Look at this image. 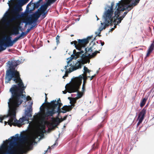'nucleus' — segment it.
Here are the masks:
<instances>
[{
	"label": "nucleus",
	"instance_id": "nucleus-33",
	"mask_svg": "<svg viewBox=\"0 0 154 154\" xmlns=\"http://www.w3.org/2000/svg\"><path fill=\"white\" fill-rule=\"evenodd\" d=\"M31 30V29H30V28H29H29H28V29H27V30H26V32H27V34L28 32H29Z\"/></svg>",
	"mask_w": 154,
	"mask_h": 154
},
{
	"label": "nucleus",
	"instance_id": "nucleus-3",
	"mask_svg": "<svg viewBox=\"0 0 154 154\" xmlns=\"http://www.w3.org/2000/svg\"><path fill=\"white\" fill-rule=\"evenodd\" d=\"M15 69L9 68L7 71L6 73L5 82L8 83L14 78L13 81L17 84V85H13L10 89L11 96L8 102L9 103L13 99L18 97L23 94L26 88L24 86L20 78L19 72Z\"/></svg>",
	"mask_w": 154,
	"mask_h": 154
},
{
	"label": "nucleus",
	"instance_id": "nucleus-26",
	"mask_svg": "<svg viewBox=\"0 0 154 154\" xmlns=\"http://www.w3.org/2000/svg\"><path fill=\"white\" fill-rule=\"evenodd\" d=\"M96 75V74H95L94 75L92 76H91L90 77L89 76H88L87 77H90V80H91Z\"/></svg>",
	"mask_w": 154,
	"mask_h": 154
},
{
	"label": "nucleus",
	"instance_id": "nucleus-32",
	"mask_svg": "<svg viewBox=\"0 0 154 154\" xmlns=\"http://www.w3.org/2000/svg\"><path fill=\"white\" fill-rule=\"evenodd\" d=\"M46 13L47 12L45 13V12L43 13V14L42 15V16L43 17V18H44L46 17Z\"/></svg>",
	"mask_w": 154,
	"mask_h": 154
},
{
	"label": "nucleus",
	"instance_id": "nucleus-22",
	"mask_svg": "<svg viewBox=\"0 0 154 154\" xmlns=\"http://www.w3.org/2000/svg\"><path fill=\"white\" fill-rule=\"evenodd\" d=\"M40 2H39V1H38L37 2H36V3H35L34 4L33 8H38L40 5Z\"/></svg>",
	"mask_w": 154,
	"mask_h": 154
},
{
	"label": "nucleus",
	"instance_id": "nucleus-44",
	"mask_svg": "<svg viewBox=\"0 0 154 154\" xmlns=\"http://www.w3.org/2000/svg\"><path fill=\"white\" fill-rule=\"evenodd\" d=\"M98 73V71H97L96 72V74H97Z\"/></svg>",
	"mask_w": 154,
	"mask_h": 154
},
{
	"label": "nucleus",
	"instance_id": "nucleus-12",
	"mask_svg": "<svg viewBox=\"0 0 154 154\" xmlns=\"http://www.w3.org/2000/svg\"><path fill=\"white\" fill-rule=\"evenodd\" d=\"M92 37V36H90L88 37L87 38L78 40V42L76 41H74L71 42V44L72 45L74 44L75 48L77 50H80L81 47L82 46L84 45L87 43H89V40L91 39ZM84 47V46H82Z\"/></svg>",
	"mask_w": 154,
	"mask_h": 154
},
{
	"label": "nucleus",
	"instance_id": "nucleus-2",
	"mask_svg": "<svg viewBox=\"0 0 154 154\" xmlns=\"http://www.w3.org/2000/svg\"><path fill=\"white\" fill-rule=\"evenodd\" d=\"M31 98L29 96L27 97L26 95L22 94L18 97L13 99L10 103L8 102L9 109L7 115L2 116H0V122H2V120H4L5 125L7 123L11 126L12 125H17L19 127H21L25 123H29L28 127V129L30 130L32 129L34 126V123L33 122L29 123V118L32 116V102H31L30 105L25 109V116L22 117L17 121L15 118L16 111L17 108L21 103L23 100L25 101L30 100Z\"/></svg>",
	"mask_w": 154,
	"mask_h": 154
},
{
	"label": "nucleus",
	"instance_id": "nucleus-15",
	"mask_svg": "<svg viewBox=\"0 0 154 154\" xmlns=\"http://www.w3.org/2000/svg\"><path fill=\"white\" fill-rule=\"evenodd\" d=\"M67 68H64L63 69H61V71L65 73V75L63 76V78L65 79V77L68 76V73H71V72L77 70L79 68H69L68 69Z\"/></svg>",
	"mask_w": 154,
	"mask_h": 154
},
{
	"label": "nucleus",
	"instance_id": "nucleus-41",
	"mask_svg": "<svg viewBox=\"0 0 154 154\" xmlns=\"http://www.w3.org/2000/svg\"><path fill=\"white\" fill-rule=\"evenodd\" d=\"M96 17H97V20H99V19L98 18V17H97V16H96Z\"/></svg>",
	"mask_w": 154,
	"mask_h": 154
},
{
	"label": "nucleus",
	"instance_id": "nucleus-19",
	"mask_svg": "<svg viewBox=\"0 0 154 154\" xmlns=\"http://www.w3.org/2000/svg\"><path fill=\"white\" fill-rule=\"evenodd\" d=\"M57 0H48L46 3L44 4L45 6H47L48 8V6L50 5L51 4L54 3Z\"/></svg>",
	"mask_w": 154,
	"mask_h": 154
},
{
	"label": "nucleus",
	"instance_id": "nucleus-1",
	"mask_svg": "<svg viewBox=\"0 0 154 154\" xmlns=\"http://www.w3.org/2000/svg\"><path fill=\"white\" fill-rule=\"evenodd\" d=\"M37 125V129L26 138L17 134L3 141L0 146V154H23L29 149V147L42 139V107L37 115L33 116Z\"/></svg>",
	"mask_w": 154,
	"mask_h": 154
},
{
	"label": "nucleus",
	"instance_id": "nucleus-9",
	"mask_svg": "<svg viewBox=\"0 0 154 154\" xmlns=\"http://www.w3.org/2000/svg\"><path fill=\"white\" fill-rule=\"evenodd\" d=\"M88 43H87L85 44L83 46H84L83 47H82V45L80 49V50L82 49L84 50L83 53L85 52L84 54H82V58L83 59L88 57H94L98 53H100V52L98 51H96L95 52H94L93 53V50L92 49V48H94V49L96 48L98 49L99 51H101L102 49V47H101L100 49L98 48V46L100 47L101 45H97L96 44L94 43L92 46L90 47L89 48H88V49L87 50V48H86V46Z\"/></svg>",
	"mask_w": 154,
	"mask_h": 154
},
{
	"label": "nucleus",
	"instance_id": "nucleus-18",
	"mask_svg": "<svg viewBox=\"0 0 154 154\" xmlns=\"http://www.w3.org/2000/svg\"><path fill=\"white\" fill-rule=\"evenodd\" d=\"M12 34L14 35H17L19 34V30L16 27H14L12 30Z\"/></svg>",
	"mask_w": 154,
	"mask_h": 154
},
{
	"label": "nucleus",
	"instance_id": "nucleus-10",
	"mask_svg": "<svg viewBox=\"0 0 154 154\" xmlns=\"http://www.w3.org/2000/svg\"><path fill=\"white\" fill-rule=\"evenodd\" d=\"M11 38L10 36H7L3 40L0 41V51L5 50L6 47L12 46L14 43L18 40L20 39L19 37L18 36L12 41Z\"/></svg>",
	"mask_w": 154,
	"mask_h": 154
},
{
	"label": "nucleus",
	"instance_id": "nucleus-23",
	"mask_svg": "<svg viewBox=\"0 0 154 154\" xmlns=\"http://www.w3.org/2000/svg\"><path fill=\"white\" fill-rule=\"evenodd\" d=\"M27 35V32H22V33L19 36L21 39V38H22V37L26 36Z\"/></svg>",
	"mask_w": 154,
	"mask_h": 154
},
{
	"label": "nucleus",
	"instance_id": "nucleus-42",
	"mask_svg": "<svg viewBox=\"0 0 154 154\" xmlns=\"http://www.w3.org/2000/svg\"><path fill=\"white\" fill-rule=\"evenodd\" d=\"M152 43H153V44H154V40H153V42H152Z\"/></svg>",
	"mask_w": 154,
	"mask_h": 154
},
{
	"label": "nucleus",
	"instance_id": "nucleus-37",
	"mask_svg": "<svg viewBox=\"0 0 154 154\" xmlns=\"http://www.w3.org/2000/svg\"><path fill=\"white\" fill-rule=\"evenodd\" d=\"M114 28H112L111 29H110V31H113L114 30Z\"/></svg>",
	"mask_w": 154,
	"mask_h": 154
},
{
	"label": "nucleus",
	"instance_id": "nucleus-21",
	"mask_svg": "<svg viewBox=\"0 0 154 154\" xmlns=\"http://www.w3.org/2000/svg\"><path fill=\"white\" fill-rule=\"evenodd\" d=\"M147 98H143L142 101H141L140 104V106L141 107H143L144 106V105L145 104L146 102V101L147 100Z\"/></svg>",
	"mask_w": 154,
	"mask_h": 154
},
{
	"label": "nucleus",
	"instance_id": "nucleus-46",
	"mask_svg": "<svg viewBox=\"0 0 154 154\" xmlns=\"http://www.w3.org/2000/svg\"><path fill=\"white\" fill-rule=\"evenodd\" d=\"M48 42L49 43V40H48Z\"/></svg>",
	"mask_w": 154,
	"mask_h": 154
},
{
	"label": "nucleus",
	"instance_id": "nucleus-30",
	"mask_svg": "<svg viewBox=\"0 0 154 154\" xmlns=\"http://www.w3.org/2000/svg\"><path fill=\"white\" fill-rule=\"evenodd\" d=\"M133 6H134L133 5L131 7H129V8H128V9L127 10H128V11H130L133 8ZM126 10H127L126 9Z\"/></svg>",
	"mask_w": 154,
	"mask_h": 154
},
{
	"label": "nucleus",
	"instance_id": "nucleus-6",
	"mask_svg": "<svg viewBox=\"0 0 154 154\" xmlns=\"http://www.w3.org/2000/svg\"><path fill=\"white\" fill-rule=\"evenodd\" d=\"M21 3V5H18L15 6L11 11V17L9 20L8 21L6 24L9 25L10 23L16 20L22 19L26 17H27L29 15V11L20 14V11H22V8L23 2L25 3L26 0H20Z\"/></svg>",
	"mask_w": 154,
	"mask_h": 154
},
{
	"label": "nucleus",
	"instance_id": "nucleus-38",
	"mask_svg": "<svg viewBox=\"0 0 154 154\" xmlns=\"http://www.w3.org/2000/svg\"><path fill=\"white\" fill-rule=\"evenodd\" d=\"M35 27L34 26L32 25V26L30 27V29H32L33 28Z\"/></svg>",
	"mask_w": 154,
	"mask_h": 154
},
{
	"label": "nucleus",
	"instance_id": "nucleus-5",
	"mask_svg": "<svg viewBox=\"0 0 154 154\" xmlns=\"http://www.w3.org/2000/svg\"><path fill=\"white\" fill-rule=\"evenodd\" d=\"M140 0H121L116 4L115 9L116 10L114 12L115 16L113 18V23L117 22V24L120 23L123 18L125 17L123 15L120 17L121 13L125 10L128 9V8L131 7L133 5L135 6L139 3Z\"/></svg>",
	"mask_w": 154,
	"mask_h": 154
},
{
	"label": "nucleus",
	"instance_id": "nucleus-25",
	"mask_svg": "<svg viewBox=\"0 0 154 154\" xmlns=\"http://www.w3.org/2000/svg\"><path fill=\"white\" fill-rule=\"evenodd\" d=\"M20 22H19L18 23V25L16 27H17V28H18L19 30L21 28V27L20 26Z\"/></svg>",
	"mask_w": 154,
	"mask_h": 154
},
{
	"label": "nucleus",
	"instance_id": "nucleus-35",
	"mask_svg": "<svg viewBox=\"0 0 154 154\" xmlns=\"http://www.w3.org/2000/svg\"><path fill=\"white\" fill-rule=\"evenodd\" d=\"M100 42H101V46H103V45L104 44V43L103 42H102L101 40L100 41Z\"/></svg>",
	"mask_w": 154,
	"mask_h": 154
},
{
	"label": "nucleus",
	"instance_id": "nucleus-49",
	"mask_svg": "<svg viewBox=\"0 0 154 154\" xmlns=\"http://www.w3.org/2000/svg\"><path fill=\"white\" fill-rule=\"evenodd\" d=\"M84 67L85 68V67H85V66H84Z\"/></svg>",
	"mask_w": 154,
	"mask_h": 154
},
{
	"label": "nucleus",
	"instance_id": "nucleus-7",
	"mask_svg": "<svg viewBox=\"0 0 154 154\" xmlns=\"http://www.w3.org/2000/svg\"><path fill=\"white\" fill-rule=\"evenodd\" d=\"M80 51L76 52V51L74 50L73 51V54L71 55V57L67 58V65L65 66V67L70 66V67H81L82 65L87 63V62L83 60L81 61H78L76 63L75 65L73 62L72 61V60L73 59H77L79 57H81V58L83 59L82 58V54L83 53L84 50L82 49L78 50Z\"/></svg>",
	"mask_w": 154,
	"mask_h": 154
},
{
	"label": "nucleus",
	"instance_id": "nucleus-24",
	"mask_svg": "<svg viewBox=\"0 0 154 154\" xmlns=\"http://www.w3.org/2000/svg\"><path fill=\"white\" fill-rule=\"evenodd\" d=\"M56 38L57 45H58L60 43V42L59 41L60 36L57 35V36Z\"/></svg>",
	"mask_w": 154,
	"mask_h": 154
},
{
	"label": "nucleus",
	"instance_id": "nucleus-28",
	"mask_svg": "<svg viewBox=\"0 0 154 154\" xmlns=\"http://www.w3.org/2000/svg\"><path fill=\"white\" fill-rule=\"evenodd\" d=\"M57 143V140H56L54 144H53V145L51 146V148H53L54 146L56 145V144Z\"/></svg>",
	"mask_w": 154,
	"mask_h": 154
},
{
	"label": "nucleus",
	"instance_id": "nucleus-16",
	"mask_svg": "<svg viewBox=\"0 0 154 154\" xmlns=\"http://www.w3.org/2000/svg\"><path fill=\"white\" fill-rule=\"evenodd\" d=\"M153 50H154V44L152 43L148 50L146 57H148Z\"/></svg>",
	"mask_w": 154,
	"mask_h": 154
},
{
	"label": "nucleus",
	"instance_id": "nucleus-8",
	"mask_svg": "<svg viewBox=\"0 0 154 154\" xmlns=\"http://www.w3.org/2000/svg\"><path fill=\"white\" fill-rule=\"evenodd\" d=\"M47 8V6H45L44 5H42L41 7L40 10L38 9V11L35 12L32 14L31 17H29L28 16L27 17H26V18L22 19V21L23 23H25L26 25L28 23L31 24L33 22H36L41 14L44 13Z\"/></svg>",
	"mask_w": 154,
	"mask_h": 154
},
{
	"label": "nucleus",
	"instance_id": "nucleus-20",
	"mask_svg": "<svg viewBox=\"0 0 154 154\" xmlns=\"http://www.w3.org/2000/svg\"><path fill=\"white\" fill-rule=\"evenodd\" d=\"M84 91H83V90L82 89V92H78L77 93V99L80 98L82 97L83 95V94L84 92Z\"/></svg>",
	"mask_w": 154,
	"mask_h": 154
},
{
	"label": "nucleus",
	"instance_id": "nucleus-47",
	"mask_svg": "<svg viewBox=\"0 0 154 154\" xmlns=\"http://www.w3.org/2000/svg\"><path fill=\"white\" fill-rule=\"evenodd\" d=\"M8 51H10V49H9V50H8Z\"/></svg>",
	"mask_w": 154,
	"mask_h": 154
},
{
	"label": "nucleus",
	"instance_id": "nucleus-4",
	"mask_svg": "<svg viewBox=\"0 0 154 154\" xmlns=\"http://www.w3.org/2000/svg\"><path fill=\"white\" fill-rule=\"evenodd\" d=\"M83 71V74L79 75L78 77L75 78L70 84L66 85L65 88L66 90L63 91V94H66L67 91L71 93L77 91L82 83V79L83 82L82 89L83 91H85V85L87 78V74H89L91 71L89 70L88 68H84Z\"/></svg>",
	"mask_w": 154,
	"mask_h": 154
},
{
	"label": "nucleus",
	"instance_id": "nucleus-36",
	"mask_svg": "<svg viewBox=\"0 0 154 154\" xmlns=\"http://www.w3.org/2000/svg\"><path fill=\"white\" fill-rule=\"evenodd\" d=\"M67 116H64L63 118V120H65L66 119Z\"/></svg>",
	"mask_w": 154,
	"mask_h": 154
},
{
	"label": "nucleus",
	"instance_id": "nucleus-40",
	"mask_svg": "<svg viewBox=\"0 0 154 154\" xmlns=\"http://www.w3.org/2000/svg\"><path fill=\"white\" fill-rule=\"evenodd\" d=\"M38 1H39V2H41L42 1V0H39Z\"/></svg>",
	"mask_w": 154,
	"mask_h": 154
},
{
	"label": "nucleus",
	"instance_id": "nucleus-31",
	"mask_svg": "<svg viewBox=\"0 0 154 154\" xmlns=\"http://www.w3.org/2000/svg\"><path fill=\"white\" fill-rule=\"evenodd\" d=\"M29 0H26V1L25 3H24V2H23L22 6H23V5H24Z\"/></svg>",
	"mask_w": 154,
	"mask_h": 154
},
{
	"label": "nucleus",
	"instance_id": "nucleus-39",
	"mask_svg": "<svg viewBox=\"0 0 154 154\" xmlns=\"http://www.w3.org/2000/svg\"><path fill=\"white\" fill-rule=\"evenodd\" d=\"M50 148V147L49 146V147H48V149H47V150H46V152H47V151H48V149H49Z\"/></svg>",
	"mask_w": 154,
	"mask_h": 154
},
{
	"label": "nucleus",
	"instance_id": "nucleus-43",
	"mask_svg": "<svg viewBox=\"0 0 154 154\" xmlns=\"http://www.w3.org/2000/svg\"><path fill=\"white\" fill-rule=\"evenodd\" d=\"M101 24L102 25H103V23H101Z\"/></svg>",
	"mask_w": 154,
	"mask_h": 154
},
{
	"label": "nucleus",
	"instance_id": "nucleus-13",
	"mask_svg": "<svg viewBox=\"0 0 154 154\" xmlns=\"http://www.w3.org/2000/svg\"><path fill=\"white\" fill-rule=\"evenodd\" d=\"M146 113V110L144 108L138 114L137 119V120H138V122L137 124V126H138L142 122L144 118Z\"/></svg>",
	"mask_w": 154,
	"mask_h": 154
},
{
	"label": "nucleus",
	"instance_id": "nucleus-29",
	"mask_svg": "<svg viewBox=\"0 0 154 154\" xmlns=\"http://www.w3.org/2000/svg\"><path fill=\"white\" fill-rule=\"evenodd\" d=\"M117 21L116 20V21L115 23H114V29L116 27V25L118 24H117Z\"/></svg>",
	"mask_w": 154,
	"mask_h": 154
},
{
	"label": "nucleus",
	"instance_id": "nucleus-14",
	"mask_svg": "<svg viewBox=\"0 0 154 154\" xmlns=\"http://www.w3.org/2000/svg\"><path fill=\"white\" fill-rule=\"evenodd\" d=\"M21 63L19 60L8 61L6 63L7 67H14L17 66Z\"/></svg>",
	"mask_w": 154,
	"mask_h": 154
},
{
	"label": "nucleus",
	"instance_id": "nucleus-34",
	"mask_svg": "<svg viewBox=\"0 0 154 154\" xmlns=\"http://www.w3.org/2000/svg\"><path fill=\"white\" fill-rule=\"evenodd\" d=\"M128 13V11L125 12L124 13V14H123V16H124V17H125V16H126V15L127 14V13Z\"/></svg>",
	"mask_w": 154,
	"mask_h": 154
},
{
	"label": "nucleus",
	"instance_id": "nucleus-48",
	"mask_svg": "<svg viewBox=\"0 0 154 154\" xmlns=\"http://www.w3.org/2000/svg\"><path fill=\"white\" fill-rule=\"evenodd\" d=\"M73 36V35H71V36Z\"/></svg>",
	"mask_w": 154,
	"mask_h": 154
},
{
	"label": "nucleus",
	"instance_id": "nucleus-17",
	"mask_svg": "<svg viewBox=\"0 0 154 154\" xmlns=\"http://www.w3.org/2000/svg\"><path fill=\"white\" fill-rule=\"evenodd\" d=\"M109 23H107L105 22V25L103 26V27H102V26H101L99 27V34L97 35L99 36H100L101 35H100V33L101 32V31H102L103 29H105L106 26H108L109 25Z\"/></svg>",
	"mask_w": 154,
	"mask_h": 154
},
{
	"label": "nucleus",
	"instance_id": "nucleus-11",
	"mask_svg": "<svg viewBox=\"0 0 154 154\" xmlns=\"http://www.w3.org/2000/svg\"><path fill=\"white\" fill-rule=\"evenodd\" d=\"M114 5V2H112L111 3V6H108L109 9L105 11L103 17L105 20V22L110 24L113 23L114 19L113 17V6Z\"/></svg>",
	"mask_w": 154,
	"mask_h": 154
},
{
	"label": "nucleus",
	"instance_id": "nucleus-45",
	"mask_svg": "<svg viewBox=\"0 0 154 154\" xmlns=\"http://www.w3.org/2000/svg\"><path fill=\"white\" fill-rule=\"evenodd\" d=\"M95 144H94L93 146H95Z\"/></svg>",
	"mask_w": 154,
	"mask_h": 154
},
{
	"label": "nucleus",
	"instance_id": "nucleus-27",
	"mask_svg": "<svg viewBox=\"0 0 154 154\" xmlns=\"http://www.w3.org/2000/svg\"><path fill=\"white\" fill-rule=\"evenodd\" d=\"M29 4H28L27 6H26V10H29V6H30V5H31V2Z\"/></svg>",
	"mask_w": 154,
	"mask_h": 154
}]
</instances>
